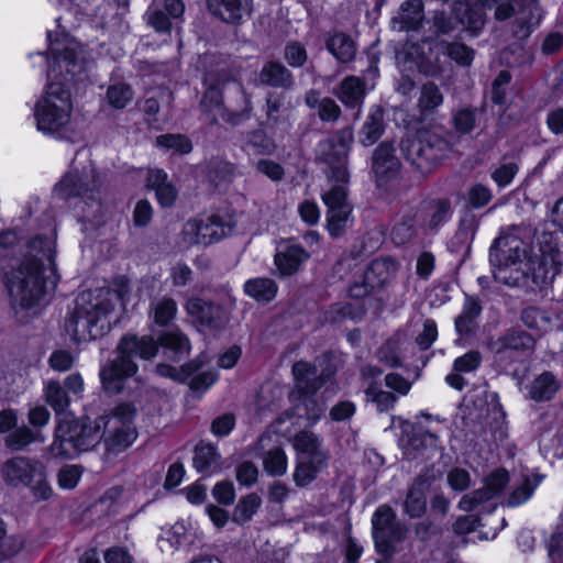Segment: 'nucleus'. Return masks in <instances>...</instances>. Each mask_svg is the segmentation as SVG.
Instances as JSON below:
<instances>
[{"label": "nucleus", "mask_w": 563, "mask_h": 563, "mask_svg": "<svg viewBox=\"0 0 563 563\" xmlns=\"http://www.w3.org/2000/svg\"><path fill=\"white\" fill-rule=\"evenodd\" d=\"M48 84L44 95L36 101L34 118L42 133H55L71 119L73 100L67 85L82 80L90 68L85 47L67 35L51 40L48 33Z\"/></svg>", "instance_id": "1"}, {"label": "nucleus", "mask_w": 563, "mask_h": 563, "mask_svg": "<svg viewBox=\"0 0 563 563\" xmlns=\"http://www.w3.org/2000/svg\"><path fill=\"white\" fill-rule=\"evenodd\" d=\"M556 247L551 232L538 234L531 225H514L503 230L495 240V256L500 265L516 266L519 275L514 278V286L534 290L547 283Z\"/></svg>", "instance_id": "2"}, {"label": "nucleus", "mask_w": 563, "mask_h": 563, "mask_svg": "<svg viewBox=\"0 0 563 563\" xmlns=\"http://www.w3.org/2000/svg\"><path fill=\"white\" fill-rule=\"evenodd\" d=\"M55 241L36 236L25 245L22 258L4 272V286L12 306L31 309L58 283Z\"/></svg>", "instance_id": "3"}, {"label": "nucleus", "mask_w": 563, "mask_h": 563, "mask_svg": "<svg viewBox=\"0 0 563 563\" xmlns=\"http://www.w3.org/2000/svg\"><path fill=\"white\" fill-rule=\"evenodd\" d=\"M125 289L98 288L81 291L69 311L65 329L76 342L103 336L110 329L111 317L123 303Z\"/></svg>", "instance_id": "4"}, {"label": "nucleus", "mask_w": 563, "mask_h": 563, "mask_svg": "<svg viewBox=\"0 0 563 563\" xmlns=\"http://www.w3.org/2000/svg\"><path fill=\"white\" fill-rule=\"evenodd\" d=\"M158 352V343L154 338L126 334L121 338L117 346V356L100 369V380L106 391L119 394L125 380L136 374L139 367L134 357L152 360Z\"/></svg>", "instance_id": "5"}, {"label": "nucleus", "mask_w": 563, "mask_h": 563, "mask_svg": "<svg viewBox=\"0 0 563 563\" xmlns=\"http://www.w3.org/2000/svg\"><path fill=\"white\" fill-rule=\"evenodd\" d=\"M103 437V424L99 418L80 423L73 418L65 417L58 422L49 453L54 457L73 459L80 452L93 448Z\"/></svg>", "instance_id": "6"}, {"label": "nucleus", "mask_w": 563, "mask_h": 563, "mask_svg": "<svg viewBox=\"0 0 563 563\" xmlns=\"http://www.w3.org/2000/svg\"><path fill=\"white\" fill-rule=\"evenodd\" d=\"M294 446L298 457L292 479L297 486L305 487L328 467L329 453L322 448L321 439L309 431L296 434Z\"/></svg>", "instance_id": "7"}, {"label": "nucleus", "mask_w": 563, "mask_h": 563, "mask_svg": "<svg viewBox=\"0 0 563 563\" xmlns=\"http://www.w3.org/2000/svg\"><path fill=\"white\" fill-rule=\"evenodd\" d=\"M4 481L13 486H25L32 497L37 500H47L53 495L44 465L25 456H16L3 465Z\"/></svg>", "instance_id": "8"}, {"label": "nucleus", "mask_w": 563, "mask_h": 563, "mask_svg": "<svg viewBox=\"0 0 563 563\" xmlns=\"http://www.w3.org/2000/svg\"><path fill=\"white\" fill-rule=\"evenodd\" d=\"M400 146L406 158L421 173L430 172L450 151L449 143L431 132L407 136Z\"/></svg>", "instance_id": "9"}, {"label": "nucleus", "mask_w": 563, "mask_h": 563, "mask_svg": "<svg viewBox=\"0 0 563 563\" xmlns=\"http://www.w3.org/2000/svg\"><path fill=\"white\" fill-rule=\"evenodd\" d=\"M516 12L512 23V35L517 40H526L541 21L538 0H495V19L506 20Z\"/></svg>", "instance_id": "10"}, {"label": "nucleus", "mask_w": 563, "mask_h": 563, "mask_svg": "<svg viewBox=\"0 0 563 563\" xmlns=\"http://www.w3.org/2000/svg\"><path fill=\"white\" fill-rule=\"evenodd\" d=\"M234 227L235 222L232 218L220 214H212L206 219H192L183 228V242L187 245L207 246L227 236Z\"/></svg>", "instance_id": "11"}, {"label": "nucleus", "mask_w": 563, "mask_h": 563, "mask_svg": "<svg viewBox=\"0 0 563 563\" xmlns=\"http://www.w3.org/2000/svg\"><path fill=\"white\" fill-rule=\"evenodd\" d=\"M99 187L100 180L95 168L89 166L81 173L70 170L56 185L54 191L62 198L78 197L86 203L99 208Z\"/></svg>", "instance_id": "12"}, {"label": "nucleus", "mask_w": 563, "mask_h": 563, "mask_svg": "<svg viewBox=\"0 0 563 563\" xmlns=\"http://www.w3.org/2000/svg\"><path fill=\"white\" fill-rule=\"evenodd\" d=\"M373 538L379 553L389 556L395 552L394 544L400 542L406 528L396 520V514L387 505H380L372 517Z\"/></svg>", "instance_id": "13"}, {"label": "nucleus", "mask_w": 563, "mask_h": 563, "mask_svg": "<svg viewBox=\"0 0 563 563\" xmlns=\"http://www.w3.org/2000/svg\"><path fill=\"white\" fill-rule=\"evenodd\" d=\"M352 129L340 131L333 141L320 143L319 151L325 163L331 168V178L339 181L349 179L347 155L353 142Z\"/></svg>", "instance_id": "14"}, {"label": "nucleus", "mask_w": 563, "mask_h": 563, "mask_svg": "<svg viewBox=\"0 0 563 563\" xmlns=\"http://www.w3.org/2000/svg\"><path fill=\"white\" fill-rule=\"evenodd\" d=\"M397 263L388 257L376 258L366 268L360 280L350 287V295L362 298L388 283L397 273Z\"/></svg>", "instance_id": "15"}, {"label": "nucleus", "mask_w": 563, "mask_h": 563, "mask_svg": "<svg viewBox=\"0 0 563 563\" xmlns=\"http://www.w3.org/2000/svg\"><path fill=\"white\" fill-rule=\"evenodd\" d=\"M317 390H307L302 393H290L289 400L292 404L291 411H287L277 419V423H283L290 417L306 418L311 423H316L325 410V404L316 396Z\"/></svg>", "instance_id": "16"}, {"label": "nucleus", "mask_w": 563, "mask_h": 563, "mask_svg": "<svg viewBox=\"0 0 563 563\" xmlns=\"http://www.w3.org/2000/svg\"><path fill=\"white\" fill-rule=\"evenodd\" d=\"M372 169L378 186H383L397 176L400 162L395 154L393 144L383 142L376 147L373 154Z\"/></svg>", "instance_id": "17"}, {"label": "nucleus", "mask_w": 563, "mask_h": 563, "mask_svg": "<svg viewBox=\"0 0 563 563\" xmlns=\"http://www.w3.org/2000/svg\"><path fill=\"white\" fill-rule=\"evenodd\" d=\"M208 9L227 23H238L251 14L252 0H208Z\"/></svg>", "instance_id": "18"}, {"label": "nucleus", "mask_w": 563, "mask_h": 563, "mask_svg": "<svg viewBox=\"0 0 563 563\" xmlns=\"http://www.w3.org/2000/svg\"><path fill=\"white\" fill-rule=\"evenodd\" d=\"M309 254L299 245L282 244L275 254V265L283 276L295 274L300 265L306 262Z\"/></svg>", "instance_id": "19"}, {"label": "nucleus", "mask_w": 563, "mask_h": 563, "mask_svg": "<svg viewBox=\"0 0 563 563\" xmlns=\"http://www.w3.org/2000/svg\"><path fill=\"white\" fill-rule=\"evenodd\" d=\"M423 20L422 0H406L393 19V26L398 31L417 30Z\"/></svg>", "instance_id": "20"}, {"label": "nucleus", "mask_w": 563, "mask_h": 563, "mask_svg": "<svg viewBox=\"0 0 563 563\" xmlns=\"http://www.w3.org/2000/svg\"><path fill=\"white\" fill-rule=\"evenodd\" d=\"M292 375L296 382V389L291 393L317 390L323 383L322 378L318 375L316 366L305 361L294 364Z\"/></svg>", "instance_id": "21"}, {"label": "nucleus", "mask_w": 563, "mask_h": 563, "mask_svg": "<svg viewBox=\"0 0 563 563\" xmlns=\"http://www.w3.org/2000/svg\"><path fill=\"white\" fill-rule=\"evenodd\" d=\"M186 311L197 322L207 327H216L220 318V308L199 298H190L186 302Z\"/></svg>", "instance_id": "22"}, {"label": "nucleus", "mask_w": 563, "mask_h": 563, "mask_svg": "<svg viewBox=\"0 0 563 563\" xmlns=\"http://www.w3.org/2000/svg\"><path fill=\"white\" fill-rule=\"evenodd\" d=\"M147 186L156 192V198L162 207H170L176 197L177 190L173 184L167 181V174L161 169H152L147 175Z\"/></svg>", "instance_id": "23"}, {"label": "nucleus", "mask_w": 563, "mask_h": 563, "mask_svg": "<svg viewBox=\"0 0 563 563\" xmlns=\"http://www.w3.org/2000/svg\"><path fill=\"white\" fill-rule=\"evenodd\" d=\"M459 509L465 512L478 510L489 514L493 510V486L486 483L483 488L464 495L459 501Z\"/></svg>", "instance_id": "24"}, {"label": "nucleus", "mask_w": 563, "mask_h": 563, "mask_svg": "<svg viewBox=\"0 0 563 563\" xmlns=\"http://www.w3.org/2000/svg\"><path fill=\"white\" fill-rule=\"evenodd\" d=\"M327 49L340 63H349L354 59L356 44L353 38L342 32H336L329 36L325 42Z\"/></svg>", "instance_id": "25"}, {"label": "nucleus", "mask_w": 563, "mask_h": 563, "mask_svg": "<svg viewBox=\"0 0 563 563\" xmlns=\"http://www.w3.org/2000/svg\"><path fill=\"white\" fill-rule=\"evenodd\" d=\"M482 312V306L475 297L466 296L462 312L455 318V331L460 335H466L475 328V320Z\"/></svg>", "instance_id": "26"}, {"label": "nucleus", "mask_w": 563, "mask_h": 563, "mask_svg": "<svg viewBox=\"0 0 563 563\" xmlns=\"http://www.w3.org/2000/svg\"><path fill=\"white\" fill-rule=\"evenodd\" d=\"M220 455L211 444H200L196 448L194 466L199 473L212 475L221 470Z\"/></svg>", "instance_id": "27"}, {"label": "nucleus", "mask_w": 563, "mask_h": 563, "mask_svg": "<svg viewBox=\"0 0 563 563\" xmlns=\"http://www.w3.org/2000/svg\"><path fill=\"white\" fill-rule=\"evenodd\" d=\"M560 385L551 372H543L529 386V396L536 401H548L553 398Z\"/></svg>", "instance_id": "28"}, {"label": "nucleus", "mask_w": 563, "mask_h": 563, "mask_svg": "<svg viewBox=\"0 0 563 563\" xmlns=\"http://www.w3.org/2000/svg\"><path fill=\"white\" fill-rule=\"evenodd\" d=\"M384 132V113L380 108H375L368 113L360 132V142L364 146L373 145Z\"/></svg>", "instance_id": "29"}, {"label": "nucleus", "mask_w": 563, "mask_h": 563, "mask_svg": "<svg viewBox=\"0 0 563 563\" xmlns=\"http://www.w3.org/2000/svg\"><path fill=\"white\" fill-rule=\"evenodd\" d=\"M260 79L272 87L288 88L292 85L290 71L278 62L266 63L261 70Z\"/></svg>", "instance_id": "30"}, {"label": "nucleus", "mask_w": 563, "mask_h": 563, "mask_svg": "<svg viewBox=\"0 0 563 563\" xmlns=\"http://www.w3.org/2000/svg\"><path fill=\"white\" fill-rule=\"evenodd\" d=\"M338 96L345 106L357 107L365 97V85L361 78L349 76L341 82Z\"/></svg>", "instance_id": "31"}, {"label": "nucleus", "mask_w": 563, "mask_h": 563, "mask_svg": "<svg viewBox=\"0 0 563 563\" xmlns=\"http://www.w3.org/2000/svg\"><path fill=\"white\" fill-rule=\"evenodd\" d=\"M162 347L169 353V356L174 360H180L188 355L190 352L189 339L180 331L164 332L158 338Z\"/></svg>", "instance_id": "32"}, {"label": "nucleus", "mask_w": 563, "mask_h": 563, "mask_svg": "<svg viewBox=\"0 0 563 563\" xmlns=\"http://www.w3.org/2000/svg\"><path fill=\"white\" fill-rule=\"evenodd\" d=\"M104 442L112 451H120L130 446L136 439V430L133 426L103 428Z\"/></svg>", "instance_id": "33"}, {"label": "nucleus", "mask_w": 563, "mask_h": 563, "mask_svg": "<svg viewBox=\"0 0 563 563\" xmlns=\"http://www.w3.org/2000/svg\"><path fill=\"white\" fill-rule=\"evenodd\" d=\"M206 363V356L200 355L194 361L184 364L179 368L167 364H159L156 366V372L163 377L172 378L176 382H186L190 376L198 372Z\"/></svg>", "instance_id": "34"}, {"label": "nucleus", "mask_w": 563, "mask_h": 563, "mask_svg": "<svg viewBox=\"0 0 563 563\" xmlns=\"http://www.w3.org/2000/svg\"><path fill=\"white\" fill-rule=\"evenodd\" d=\"M451 217V206L446 200H434L423 208L422 225L428 229H435L446 222Z\"/></svg>", "instance_id": "35"}, {"label": "nucleus", "mask_w": 563, "mask_h": 563, "mask_svg": "<svg viewBox=\"0 0 563 563\" xmlns=\"http://www.w3.org/2000/svg\"><path fill=\"white\" fill-rule=\"evenodd\" d=\"M505 418L506 413L501 406L495 402V437L498 435L500 441L498 457L501 460L505 455L508 461H511L516 454V445L508 441V432Z\"/></svg>", "instance_id": "36"}, {"label": "nucleus", "mask_w": 563, "mask_h": 563, "mask_svg": "<svg viewBox=\"0 0 563 563\" xmlns=\"http://www.w3.org/2000/svg\"><path fill=\"white\" fill-rule=\"evenodd\" d=\"M244 291L257 301H271L277 294V285L271 278L257 277L245 282Z\"/></svg>", "instance_id": "37"}, {"label": "nucleus", "mask_w": 563, "mask_h": 563, "mask_svg": "<svg viewBox=\"0 0 563 563\" xmlns=\"http://www.w3.org/2000/svg\"><path fill=\"white\" fill-rule=\"evenodd\" d=\"M424 492L426 482L419 478L409 488L405 501V510L410 517L417 518L424 512L427 506Z\"/></svg>", "instance_id": "38"}, {"label": "nucleus", "mask_w": 563, "mask_h": 563, "mask_svg": "<svg viewBox=\"0 0 563 563\" xmlns=\"http://www.w3.org/2000/svg\"><path fill=\"white\" fill-rule=\"evenodd\" d=\"M329 180L332 181L333 184L328 190L323 191V194L321 195L322 201L327 206L328 210L351 207V205L347 201V191L345 188V185L347 184L349 179L346 181H339L331 178V168H329Z\"/></svg>", "instance_id": "39"}, {"label": "nucleus", "mask_w": 563, "mask_h": 563, "mask_svg": "<svg viewBox=\"0 0 563 563\" xmlns=\"http://www.w3.org/2000/svg\"><path fill=\"white\" fill-rule=\"evenodd\" d=\"M542 478L543 477L541 475L527 476L522 484L517 486L505 500L500 501V504L508 507L522 505L530 499Z\"/></svg>", "instance_id": "40"}, {"label": "nucleus", "mask_w": 563, "mask_h": 563, "mask_svg": "<svg viewBox=\"0 0 563 563\" xmlns=\"http://www.w3.org/2000/svg\"><path fill=\"white\" fill-rule=\"evenodd\" d=\"M136 416V408L129 402L120 404L106 417H100L103 428H115L119 426H132Z\"/></svg>", "instance_id": "41"}, {"label": "nucleus", "mask_w": 563, "mask_h": 563, "mask_svg": "<svg viewBox=\"0 0 563 563\" xmlns=\"http://www.w3.org/2000/svg\"><path fill=\"white\" fill-rule=\"evenodd\" d=\"M177 305L173 298L162 297L151 303V316L155 324L166 327L176 317Z\"/></svg>", "instance_id": "42"}, {"label": "nucleus", "mask_w": 563, "mask_h": 563, "mask_svg": "<svg viewBox=\"0 0 563 563\" xmlns=\"http://www.w3.org/2000/svg\"><path fill=\"white\" fill-rule=\"evenodd\" d=\"M416 218V213L409 212L395 223L390 231V239L395 244L402 245L413 239L417 233Z\"/></svg>", "instance_id": "43"}, {"label": "nucleus", "mask_w": 563, "mask_h": 563, "mask_svg": "<svg viewBox=\"0 0 563 563\" xmlns=\"http://www.w3.org/2000/svg\"><path fill=\"white\" fill-rule=\"evenodd\" d=\"M365 400L376 406L377 411L388 412L394 409L397 397L386 390H383L377 384L368 383L365 387Z\"/></svg>", "instance_id": "44"}, {"label": "nucleus", "mask_w": 563, "mask_h": 563, "mask_svg": "<svg viewBox=\"0 0 563 563\" xmlns=\"http://www.w3.org/2000/svg\"><path fill=\"white\" fill-rule=\"evenodd\" d=\"M46 402L54 409L57 416L66 412L70 404L68 393L57 380H48L45 386Z\"/></svg>", "instance_id": "45"}, {"label": "nucleus", "mask_w": 563, "mask_h": 563, "mask_svg": "<svg viewBox=\"0 0 563 563\" xmlns=\"http://www.w3.org/2000/svg\"><path fill=\"white\" fill-rule=\"evenodd\" d=\"M263 467L271 476H283L288 468V460L284 450L279 446L267 450L263 456Z\"/></svg>", "instance_id": "46"}, {"label": "nucleus", "mask_w": 563, "mask_h": 563, "mask_svg": "<svg viewBox=\"0 0 563 563\" xmlns=\"http://www.w3.org/2000/svg\"><path fill=\"white\" fill-rule=\"evenodd\" d=\"M276 145L263 131H254L250 133L244 142L243 151L247 155H271L274 153Z\"/></svg>", "instance_id": "47"}, {"label": "nucleus", "mask_w": 563, "mask_h": 563, "mask_svg": "<svg viewBox=\"0 0 563 563\" xmlns=\"http://www.w3.org/2000/svg\"><path fill=\"white\" fill-rule=\"evenodd\" d=\"M262 505V499L256 494H249L242 497L232 514V520L243 525L252 519Z\"/></svg>", "instance_id": "48"}, {"label": "nucleus", "mask_w": 563, "mask_h": 563, "mask_svg": "<svg viewBox=\"0 0 563 563\" xmlns=\"http://www.w3.org/2000/svg\"><path fill=\"white\" fill-rule=\"evenodd\" d=\"M352 207H343V209L328 210L327 228L331 236H340L347 224L351 222Z\"/></svg>", "instance_id": "49"}, {"label": "nucleus", "mask_w": 563, "mask_h": 563, "mask_svg": "<svg viewBox=\"0 0 563 563\" xmlns=\"http://www.w3.org/2000/svg\"><path fill=\"white\" fill-rule=\"evenodd\" d=\"M133 96L132 88L124 82L110 85L106 93L109 106L114 109L125 108L132 101Z\"/></svg>", "instance_id": "50"}, {"label": "nucleus", "mask_w": 563, "mask_h": 563, "mask_svg": "<svg viewBox=\"0 0 563 563\" xmlns=\"http://www.w3.org/2000/svg\"><path fill=\"white\" fill-rule=\"evenodd\" d=\"M208 88L202 97L200 107L203 112H213L221 114L222 109V91L220 82H213L211 77L207 78Z\"/></svg>", "instance_id": "51"}, {"label": "nucleus", "mask_w": 563, "mask_h": 563, "mask_svg": "<svg viewBox=\"0 0 563 563\" xmlns=\"http://www.w3.org/2000/svg\"><path fill=\"white\" fill-rule=\"evenodd\" d=\"M443 102V96L437 85L428 82L422 86L418 107L422 112H431Z\"/></svg>", "instance_id": "52"}, {"label": "nucleus", "mask_w": 563, "mask_h": 563, "mask_svg": "<svg viewBox=\"0 0 563 563\" xmlns=\"http://www.w3.org/2000/svg\"><path fill=\"white\" fill-rule=\"evenodd\" d=\"M156 145L178 154H188L192 150L191 141L181 134H164L156 137Z\"/></svg>", "instance_id": "53"}, {"label": "nucleus", "mask_w": 563, "mask_h": 563, "mask_svg": "<svg viewBox=\"0 0 563 563\" xmlns=\"http://www.w3.org/2000/svg\"><path fill=\"white\" fill-rule=\"evenodd\" d=\"M521 320L531 329L548 331L551 328L550 316L537 307L525 308L521 312Z\"/></svg>", "instance_id": "54"}, {"label": "nucleus", "mask_w": 563, "mask_h": 563, "mask_svg": "<svg viewBox=\"0 0 563 563\" xmlns=\"http://www.w3.org/2000/svg\"><path fill=\"white\" fill-rule=\"evenodd\" d=\"M501 344L506 349L511 350H532L534 347L536 341L532 335L529 333L515 330L505 335L501 340Z\"/></svg>", "instance_id": "55"}, {"label": "nucleus", "mask_w": 563, "mask_h": 563, "mask_svg": "<svg viewBox=\"0 0 563 563\" xmlns=\"http://www.w3.org/2000/svg\"><path fill=\"white\" fill-rule=\"evenodd\" d=\"M519 166L514 157H504L495 168V183L499 187L508 186L517 175Z\"/></svg>", "instance_id": "56"}, {"label": "nucleus", "mask_w": 563, "mask_h": 563, "mask_svg": "<svg viewBox=\"0 0 563 563\" xmlns=\"http://www.w3.org/2000/svg\"><path fill=\"white\" fill-rule=\"evenodd\" d=\"M36 440L37 437L31 429L22 427L15 429L5 438V444L12 450H22Z\"/></svg>", "instance_id": "57"}, {"label": "nucleus", "mask_w": 563, "mask_h": 563, "mask_svg": "<svg viewBox=\"0 0 563 563\" xmlns=\"http://www.w3.org/2000/svg\"><path fill=\"white\" fill-rule=\"evenodd\" d=\"M445 54L460 66H470L474 56L470 47L457 42L448 43Z\"/></svg>", "instance_id": "58"}, {"label": "nucleus", "mask_w": 563, "mask_h": 563, "mask_svg": "<svg viewBox=\"0 0 563 563\" xmlns=\"http://www.w3.org/2000/svg\"><path fill=\"white\" fill-rule=\"evenodd\" d=\"M439 438L429 431H419L409 440V446L423 455L424 451H433L438 445Z\"/></svg>", "instance_id": "59"}, {"label": "nucleus", "mask_w": 563, "mask_h": 563, "mask_svg": "<svg viewBox=\"0 0 563 563\" xmlns=\"http://www.w3.org/2000/svg\"><path fill=\"white\" fill-rule=\"evenodd\" d=\"M82 470L78 465H65L57 474V483L62 489H73L77 486Z\"/></svg>", "instance_id": "60"}, {"label": "nucleus", "mask_w": 563, "mask_h": 563, "mask_svg": "<svg viewBox=\"0 0 563 563\" xmlns=\"http://www.w3.org/2000/svg\"><path fill=\"white\" fill-rule=\"evenodd\" d=\"M147 24L156 32L167 33L170 31L172 23L169 18L158 8H150L145 13Z\"/></svg>", "instance_id": "61"}, {"label": "nucleus", "mask_w": 563, "mask_h": 563, "mask_svg": "<svg viewBox=\"0 0 563 563\" xmlns=\"http://www.w3.org/2000/svg\"><path fill=\"white\" fill-rule=\"evenodd\" d=\"M446 482L453 490L463 492L471 485V475L464 468L454 467L449 471Z\"/></svg>", "instance_id": "62"}, {"label": "nucleus", "mask_w": 563, "mask_h": 563, "mask_svg": "<svg viewBox=\"0 0 563 563\" xmlns=\"http://www.w3.org/2000/svg\"><path fill=\"white\" fill-rule=\"evenodd\" d=\"M481 362V354L476 351H471L455 358L453 369L457 373H470L475 371L479 366Z\"/></svg>", "instance_id": "63"}, {"label": "nucleus", "mask_w": 563, "mask_h": 563, "mask_svg": "<svg viewBox=\"0 0 563 563\" xmlns=\"http://www.w3.org/2000/svg\"><path fill=\"white\" fill-rule=\"evenodd\" d=\"M212 497L221 505L229 506L235 499V489L232 482H219L212 488Z\"/></svg>", "instance_id": "64"}]
</instances>
